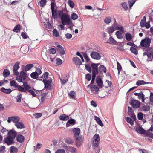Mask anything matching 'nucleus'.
Listing matches in <instances>:
<instances>
[{
    "label": "nucleus",
    "instance_id": "1",
    "mask_svg": "<svg viewBox=\"0 0 153 153\" xmlns=\"http://www.w3.org/2000/svg\"><path fill=\"white\" fill-rule=\"evenodd\" d=\"M58 12V17L61 18V21L65 20L68 24H71L72 21L68 15L64 13L62 10H59Z\"/></svg>",
    "mask_w": 153,
    "mask_h": 153
},
{
    "label": "nucleus",
    "instance_id": "2",
    "mask_svg": "<svg viewBox=\"0 0 153 153\" xmlns=\"http://www.w3.org/2000/svg\"><path fill=\"white\" fill-rule=\"evenodd\" d=\"M151 42V39L149 37H146L141 40L140 45L143 47H149L150 45Z\"/></svg>",
    "mask_w": 153,
    "mask_h": 153
},
{
    "label": "nucleus",
    "instance_id": "3",
    "mask_svg": "<svg viewBox=\"0 0 153 153\" xmlns=\"http://www.w3.org/2000/svg\"><path fill=\"white\" fill-rule=\"evenodd\" d=\"M99 65V63H92L91 64V66L92 69V76L96 77V76L99 73V72L98 69Z\"/></svg>",
    "mask_w": 153,
    "mask_h": 153
},
{
    "label": "nucleus",
    "instance_id": "4",
    "mask_svg": "<svg viewBox=\"0 0 153 153\" xmlns=\"http://www.w3.org/2000/svg\"><path fill=\"white\" fill-rule=\"evenodd\" d=\"M93 146L94 147H98L100 142V137L98 134H96L93 137Z\"/></svg>",
    "mask_w": 153,
    "mask_h": 153
},
{
    "label": "nucleus",
    "instance_id": "5",
    "mask_svg": "<svg viewBox=\"0 0 153 153\" xmlns=\"http://www.w3.org/2000/svg\"><path fill=\"white\" fill-rule=\"evenodd\" d=\"M141 102L139 100L132 98L130 102L134 108H137L140 107Z\"/></svg>",
    "mask_w": 153,
    "mask_h": 153
},
{
    "label": "nucleus",
    "instance_id": "6",
    "mask_svg": "<svg viewBox=\"0 0 153 153\" xmlns=\"http://www.w3.org/2000/svg\"><path fill=\"white\" fill-rule=\"evenodd\" d=\"M51 8L52 11V17L54 19H56L57 17V10L55 8V3L54 2H51Z\"/></svg>",
    "mask_w": 153,
    "mask_h": 153
},
{
    "label": "nucleus",
    "instance_id": "7",
    "mask_svg": "<svg viewBox=\"0 0 153 153\" xmlns=\"http://www.w3.org/2000/svg\"><path fill=\"white\" fill-rule=\"evenodd\" d=\"M31 87L28 85L23 92L27 93V92H28L29 93L30 95H32L33 97H36L37 95L35 92L31 89Z\"/></svg>",
    "mask_w": 153,
    "mask_h": 153
},
{
    "label": "nucleus",
    "instance_id": "8",
    "mask_svg": "<svg viewBox=\"0 0 153 153\" xmlns=\"http://www.w3.org/2000/svg\"><path fill=\"white\" fill-rule=\"evenodd\" d=\"M75 138H76V146L78 147H80L83 142L84 138L82 135L78 137L77 139L76 137Z\"/></svg>",
    "mask_w": 153,
    "mask_h": 153
},
{
    "label": "nucleus",
    "instance_id": "9",
    "mask_svg": "<svg viewBox=\"0 0 153 153\" xmlns=\"http://www.w3.org/2000/svg\"><path fill=\"white\" fill-rule=\"evenodd\" d=\"M91 58L95 60H99L101 59V55L98 52L93 51L91 53Z\"/></svg>",
    "mask_w": 153,
    "mask_h": 153
},
{
    "label": "nucleus",
    "instance_id": "10",
    "mask_svg": "<svg viewBox=\"0 0 153 153\" xmlns=\"http://www.w3.org/2000/svg\"><path fill=\"white\" fill-rule=\"evenodd\" d=\"M4 143H6L8 146L11 145L15 143L14 139L8 136L4 138Z\"/></svg>",
    "mask_w": 153,
    "mask_h": 153
},
{
    "label": "nucleus",
    "instance_id": "11",
    "mask_svg": "<svg viewBox=\"0 0 153 153\" xmlns=\"http://www.w3.org/2000/svg\"><path fill=\"white\" fill-rule=\"evenodd\" d=\"M43 82L44 84V89H47L48 90H51L52 89V86L51 85V83L48 81V80L44 79L43 80Z\"/></svg>",
    "mask_w": 153,
    "mask_h": 153
},
{
    "label": "nucleus",
    "instance_id": "12",
    "mask_svg": "<svg viewBox=\"0 0 153 153\" xmlns=\"http://www.w3.org/2000/svg\"><path fill=\"white\" fill-rule=\"evenodd\" d=\"M114 23L113 25H114L115 29L117 30H120L122 33H124L125 30L123 26L116 23V20L115 19H114Z\"/></svg>",
    "mask_w": 153,
    "mask_h": 153
},
{
    "label": "nucleus",
    "instance_id": "13",
    "mask_svg": "<svg viewBox=\"0 0 153 153\" xmlns=\"http://www.w3.org/2000/svg\"><path fill=\"white\" fill-rule=\"evenodd\" d=\"M135 130L138 133L141 134H145L146 130H145L141 126H136L134 127Z\"/></svg>",
    "mask_w": 153,
    "mask_h": 153
},
{
    "label": "nucleus",
    "instance_id": "14",
    "mask_svg": "<svg viewBox=\"0 0 153 153\" xmlns=\"http://www.w3.org/2000/svg\"><path fill=\"white\" fill-rule=\"evenodd\" d=\"M81 130L80 128L78 127H76L73 129L72 130V132L74 133V137H77L78 138V137L79 136V135L80 133Z\"/></svg>",
    "mask_w": 153,
    "mask_h": 153
},
{
    "label": "nucleus",
    "instance_id": "15",
    "mask_svg": "<svg viewBox=\"0 0 153 153\" xmlns=\"http://www.w3.org/2000/svg\"><path fill=\"white\" fill-rule=\"evenodd\" d=\"M96 83L100 88L103 87L104 86L103 82L100 76L99 75L97 76L96 79Z\"/></svg>",
    "mask_w": 153,
    "mask_h": 153
},
{
    "label": "nucleus",
    "instance_id": "16",
    "mask_svg": "<svg viewBox=\"0 0 153 153\" xmlns=\"http://www.w3.org/2000/svg\"><path fill=\"white\" fill-rule=\"evenodd\" d=\"M88 87H90V89L92 91H93L94 90L96 92V94H97L99 91V89L98 87L96 85H94L93 86V85H89L88 86Z\"/></svg>",
    "mask_w": 153,
    "mask_h": 153
},
{
    "label": "nucleus",
    "instance_id": "17",
    "mask_svg": "<svg viewBox=\"0 0 153 153\" xmlns=\"http://www.w3.org/2000/svg\"><path fill=\"white\" fill-rule=\"evenodd\" d=\"M17 135V132L13 129L10 130L8 133V136L14 139Z\"/></svg>",
    "mask_w": 153,
    "mask_h": 153
},
{
    "label": "nucleus",
    "instance_id": "18",
    "mask_svg": "<svg viewBox=\"0 0 153 153\" xmlns=\"http://www.w3.org/2000/svg\"><path fill=\"white\" fill-rule=\"evenodd\" d=\"M76 120L71 118H70L67 122L66 126L67 128L70 126V125H73L75 124Z\"/></svg>",
    "mask_w": 153,
    "mask_h": 153
},
{
    "label": "nucleus",
    "instance_id": "19",
    "mask_svg": "<svg viewBox=\"0 0 153 153\" xmlns=\"http://www.w3.org/2000/svg\"><path fill=\"white\" fill-rule=\"evenodd\" d=\"M56 49L60 55H63L65 54L64 49L62 46L58 45L56 46Z\"/></svg>",
    "mask_w": 153,
    "mask_h": 153
},
{
    "label": "nucleus",
    "instance_id": "20",
    "mask_svg": "<svg viewBox=\"0 0 153 153\" xmlns=\"http://www.w3.org/2000/svg\"><path fill=\"white\" fill-rule=\"evenodd\" d=\"M99 73L100 74H103V72L106 73L107 72L106 68L104 65H100L98 68Z\"/></svg>",
    "mask_w": 153,
    "mask_h": 153
},
{
    "label": "nucleus",
    "instance_id": "21",
    "mask_svg": "<svg viewBox=\"0 0 153 153\" xmlns=\"http://www.w3.org/2000/svg\"><path fill=\"white\" fill-rule=\"evenodd\" d=\"M72 60L76 65H80L82 64V62L81 61L80 59L78 57H74Z\"/></svg>",
    "mask_w": 153,
    "mask_h": 153
},
{
    "label": "nucleus",
    "instance_id": "22",
    "mask_svg": "<svg viewBox=\"0 0 153 153\" xmlns=\"http://www.w3.org/2000/svg\"><path fill=\"white\" fill-rule=\"evenodd\" d=\"M20 77L22 78L23 80H25L26 78L27 73L23 69L20 73Z\"/></svg>",
    "mask_w": 153,
    "mask_h": 153
},
{
    "label": "nucleus",
    "instance_id": "23",
    "mask_svg": "<svg viewBox=\"0 0 153 153\" xmlns=\"http://www.w3.org/2000/svg\"><path fill=\"white\" fill-rule=\"evenodd\" d=\"M16 140L17 141L21 143L23 142L25 140V138L22 135H18L16 137Z\"/></svg>",
    "mask_w": 153,
    "mask_h": 153
},
{
    "label": "nucleus",
    "instance_id": "24",
    "mask_svg": "<svg viewBox=\"0 0 153 153\" xmlns=\"http://www.w3.org/2000/svg\"><path fill=\"white\" fill-rule=\"evenodd\" d=\"M23 83V85H22V86L19 85V91L21 92H23L28 85L27 82H24Z\"/></svg>",
    "mask_w": 153,
    "mask_h": 153
},
{
    "label": "nucleus",
    "instance_id": "25",
    "mask_svg": "<svg viewBox=\"0 0 153 153\" xmlns=\"http://www.w3.org/2000/svg\"><path fill=\"white\" fill-rule=\"evenodd\" d=\"M59 119L62 121H67L69 119V117L65 114H63L60 115Z\"/></svg>",
    "mask_w": 153,
    "mask_h": 153
},
{
    "label": "nucleus",
    "instance_id": "26",
    "mask_svg": "<svg viewBox=\"0 0 153 153\" xmlns=\"http://www.w3.org/2000/svg\"><path fill=\"white\" fill-rule=\"evenodd\" d=\"M10 85L11 86H13L15 88H17V90L19 91V85H18L16 81L12 80L10 81Z\"/></svg>",
    "mask_w": 153,
    "mask_h": 153
},
{
    "label": "nucleus",
    "instance_id": "27",
    "mask_svg": "<svg viewBox=\"0 0 153 153\" xmlns=\"http://www.w3.org/2000/svg\"><path fill=\"white\" fill-rule=\"evenodd\" d=\"M22 28V26L19 24H18L15 26L13 28V31L14 32L17 33L20 32Z\"/></svg>",
    "mask_w": 153,
    "mask_h": 153
},
{
    "label": "nucleus",
    "instance_id": "28",
    "mask_svg": "<svg viewBox=\"0 0 153 153\" xmlns=\"http://www.w3.org/2000/svg\"><path fill=\"white\" fill-rule=\"evenodd\" d=\"M10 74V73L9 70L7 69H4L3 71V75L4 78L9 76Z\"/></svg>",
    "mask_w": 153,
    "mask_h": 153
},
{
    "label": "nucleus",
    "instance_id": "29",
    "mask_svg": "<svg viewBox=\"0 0 153 153\" xmlns=\"http://www.w3.org/2000/svg\"><path fill=\"white\" fill-rule=\"evenodd\" d=\"M149 83H152L151 82H145L143 80H138L137 81L136 83V85L137 86H139L140 85H143L145 84H148Z\"/></svg>",
    "mask_w": 153,
    "mask_h": 153
},
{
    "label": "nucleus",
    "instance_id": "30",
    "mask_svg": "<svg viewBox=\"0 0 153 153\" xmlns=\"http://www.w3.org/2000/svg\"><path fill=\"white\" fill-rule=\"evenodd\" d=\"M94 118L98 124L101 126H103L104 124L100 118L97 116H95Z\"/></svg>",
    "mask_w": 153,
    "mask_h": 153
},
{
    "label": "nucleus",
    "instance_id": "31",
    "mask_svg": "<svg viewBox=\"0 0 153 153\" xmlns=\"http://www.w3.org/2000/svg\"><path fill=\"white\" fill-rule=\"evenodd\" d=\"M16 126L18 129H22L25 128V126L22 122H19L15 124Z\"/></svg>",
    "mask_w": 153,
    "mask_h": 153
},
{
    "label": "nucleus",
    "instance_id": "32",
    "mask_svg": "<svg viewBox=\"0 0 153 153\" xmlns=\"http://www.w3.org/2000/svg\"><path fill=\"white\" fill-rule=\"evenodd\" d=\"M69 77V75L68 74H67L65 75V77H64L63 79L60 78V79L61 81V83L64 85L65 83L67 82L68 81V79Z\"/></svg>",
    "mask_w": 153,
    "mask_h": 153
},
{
    "label": "nucleus",
    "instance_id": "33",
    "mask_svg": "<svg viewBox=\"0 0 153 153\" xmlns=\"http://www.w3.org/2000/svg\"><path fill=\"white\" fill-rule=\"evenodd\" d=\"M0 91L2 92L7 94L10 93L12 91V90L10 88L7 89L4 87H2L0 89Z\"/></svg>",
    "mask_w": 153,
    "mask_h": 153
},
{
    "label": "nucleus",
    "instance_id": "34",
    "mask_svg": "<svg viewBox=\"0 0 153 153\" xmlns=\"http://www.w3.org/2000/svg\"><path fill=\"white\" fill-rule=\"evenodd\" d=\"M110 36L109 37V40L110 41V42L108 41H107L106 42V43H112L113 44H115L116 45H117V44H116L117 42L112 37L111 34L110 35Z\"/></svg>",
    "mask_w": 153,
    "mask_h": 153
},
{
    "label": "nucleus",
    "instance_id": "35",
    "mask_svg": "<svg viewBox=\"0 0 153 153\" xmlns=\"http://www.w3.org/2000/svg\"><path fill=\"white\" fill-rule=\"evenodd\" d=\"M39 74L37 72H33L30 74V77L34 79H37L39 77Z\"/></svg>",
    "mask_w": 153,
    "mask_h": 153
},
{
    "label": "nucleus",
    "instance_id": "36",
    "mask_svg": "<svg viewBox=\"0 0 153 153\" xmlns=\"http://www.w3.org/2000/svg\"><path fill=\"white\" fill-rule=\"evenodd\" d=\"M10 153H17L18 152V148L14 146H11L10 148Z\"/></svg>",
    "mask_w": 153,
    "mask_h": 153
},
{
    "label": "nucleus",
    "instance_id": "37",
    "mask_svg": "<svg viewBox=\"0 0 153 153\" xmlns=\"http://www.w3.org/2000/svg\"><path fill=\"white\" fill-rule=\"evenodd\" d=\"M126 39L128 41H131L132 39L131 35L129 33H127L125 34Z\"/></svg>",
    "mask_w": 153,
    "mask_h": 153
},
{
    "label": "nucleus",
    "instance_id": "38",
    "mask_svg": "<svg viewBox=\"0 0 153 153\" xmlns=\"http://www.w3.org/2000/svg\"><path fill=\"white\" fill-rule=\"evenodd\" d=\"M33 66V65L32 64H27L26 65L24 69V70L26 71L30 69Z\"/></svg>",
    "mask_w": 153,
    "mask_h": 153
},
{
    "label": "nucleus",
    "instance_id": "39",
    "mask_svg": "<svg viewBox=\"0 0 153 153\" xmlns=\"http://www.w3.org/2000/svg\"><path fill=\"white\" fill-rule=\"evenodd\" d=\"M115 34L117 38L120 39H123V36L122 35V33L120 31H117L116 32Z\"/></svg>",
    "mask_w": 153,
    "mask_h": 153
},
{
    "label": "nucleus",
    "instance_id": "40",
    "mask_svg": "<svg viewBox=\"0 0 153 153\" xmlns=\"http://www.w3.org/2000/svg\"><path fill=\"white\" fill-rule=\"evenodd\" d=\"M12 121L15 123H17L20 120V118L18 116H13L12 117Z\"/></svg>",
    "mask_w": 153,
    "mask_h": 153
},
{
    "label": "nucleus",
    "instance_id": "41",
    "mask_svg": "<svg viewBox=\"0 0 153 153\" xmlns=\"http://www.w3.org/2000/svg\"><path fill=\"white\" fill-rule=\"evenodd\" d=\"M130 51L132 53L135 55H137L138 54V51L135 48L131 47L130 48Z\"/></svg>",
    "mask_w": 153,
    "mask_h": 153
},
{
    "label": "nucleus",
    "instance_id": "42",
    "mask_svg": "<svg viewBox=\"0 0 153 153\" xmlns=\"http://www.w3.org/2000/svg\"><path fill=\"white\" fill-rule=\"evenodd\" d=\"M61 21L62 24L58 25V26H60L61 30H63L64 29V25L65 24H67L68 25H69L70 24H68V23L66 22L65 20H62Z\"/></svg>",
    "mask_w": 153,
    "mask_h": 153
},
{
    "label": "nucleus",
    "instance_id": "43",
    "mask_svg": "<svg viewBox=\"0 0 153 153\" xmlns=\"http://www.w3.org/2000/svg\"><path fill=\"white\" fill-rule=\"evenodd\" d=\"M20 63L19 62H16L14 65L13 67V70H18L20 68Z\"/></svg>",
    "mask_w": 153,
    "mask_h": 153
},
{
    "label": "nucleus",
    "instance_id": "44",
    "mask_svg": "<svg viewBox=\"0 0 153 153\" xmlns=\"http://www.w3.org/2000/svg\"><path fill=\"white\" fill-rule=\"evenodd\" d=\"M75 93L73 91H71L70 92L68 93V94L71 98L75 99L76 98L75 96Z\"/></svg>",
    "mask_w": 153,
    "mask_h": 153
},
{
    "label": "nucleus",
    "instance_id": "45",
    "mask_svg": "<svg viewBox=\"0 0 153 153\" xmlns=\"http://www.w3.org/2000/svg\"><path fill=\"white\" fill-rule=\"evenodd\" d=\"M126 120L127 123H130L131 125H134V120L130 117H127L126 118Z\"/></svg>",
    "mask_w": 153,
    "mask_h": 153
},
{
    "label": "nucleus",
    "instance_id": "46",
    "mask_svg": "<svg viewBox=\"0 0 153 153\" xmlns=\"http://www.w3.org/2000/svg\"><path fill=\"white\" fill-rule=\"evenodd\" d=\"M117 69L118 71V74L119 75L120 74V72L121 71L122 68L121 65L117 61Z\"/></svg>",
    "mask_w": 153,
    "mask_h": 153
},
{
    "label": "nucleus",
    "instance_id": "47",
    "mask_svg": "<svg viewBox=\"0 0 153 153\" xmlns=\"http://www.w3.org/2000/svg\"><path fill=\"white\" fill-rule=\"evenodd\" d=\"M53 35L56 37H58L59 36V34L58 32L56 29H54L53 30Z\"/></svg>",
    "mask_w": 153,
    "mask_h": 153
},
{
    "label": "nucleus",
    "instance_id": "48",
    "mask_svg": "<svg viewBox=\"0 0 153 153\" xmlns=\"http://www.w3.org/2000/svg\"><path fill=\"white\" fill-rule=\"evenodd\" d=\"M78 17V16L76 13H72L71 15V18L74 20L77 19Z\"/></svg>",
    "mask_w": 153,
    "mask_h": 153
},
{
    "label": "nucleus",
    "instance_id": "49",
    "mask_svg": "<svg viewBox=\"0 0 153 153\" xmlns=\"http://www.w3.org/2000/svg\"><path fill=\"white\" fill-rule=\"evenodd\" d=\"M137 117L139 120H142L143 118V114L141 112H139L138 113Z\"/></svg>",
    "mask_w": 153,
    "mask_h": 153
},
{
    "label": "nucleus",
    "instance_id": "50",
    "mask_svg": "<svg viewBox=\"0 0 153 153\" xmlns=\"http://www.w3.org/2000/svg\"><path fill=\"white\" fill-rule=\"evenodd\" d=\"M65 142L68 144H71L74 143V141L72 139L68 138L65 140Z\"/></svg>",
    "mask_w": 153,
    "mask_h": 153
},
{
    "label": "nucleus",
    "instance_id": "51",
    "mask_svg": "<svg viewBox=\"0 0 153 153\" xmlns=\"http://www.w3.org/2000/svg\"><path fill=\"white\" fill-rule=\"evenodd\" d=\"M68 5L71 8H73L74 6V4L72 0H68Z\"/></svg>",
    "mask_w": 153,
    "mask_h": 153
},
{
    "label": "nucleus",
    "instance_id": "52",
    "mask_svg": "<svg viewBox=\"0 0 153 153\" xmlns=\"http://www.w3.org/2000/svg\"><path fill=\"white\" fill-rule=\"evenodd\" d=\"M115 30L113 26L110 27L108 29V32L110 35L111 33H113Z\"/></svg>",
    "mask_w": 153,
    "mask_h": 153
},
{
    "label": "nucleus",
    "instance_id": "53",
    "mask_svg": "<svg viewBox=\"0 0 153 153\" xmlns=\"http://www.w3.org/2000/svg\"><path fill=\"white\" fill-rule=\"evenodd\" d=\"M46 0H41L40 2H39L40 6L42 7H43L46 4Z\"/></svg>",
    "mask_w": 153,
    "mask_h": 153
},
{
    "label": "nucleus",
    "instance_id": "54",
    "mask_svg": "<svg viewBox=\"0 0 153 153\" xmlns=\"http://www.w3.org/2000/svg\"><path fill=\"white\" fill-rule=\"evenodd\" d=\"M85 69L88 71L89 73L92 72V70L91 66L88 64L85 65Z\"/></svg>",
    "mask_w": 153,
    "mask_h": 153
},
{
    "label": "nucleus",
    "instance_id": "55",
    "mask_svg": "<svg viewBox=\"0 0 153 153\" xmlns=\"http://www.w3.org/2000/svg\"><path fill=\"white\" fill-rule=\"evenodd\" d=\"M17 97H18L16 98V101L18 103H20L21 102V99L22 98V94L21 93H19L18 94Z\"/></svg>",
    "mask_w": 153,
    "mask_h": 153
},
{
    "label": "nucleus",
    "instance_id": "56",
    "mask_svg": "<svg viewBox=\"0 0 153 153\" xmlns=\"http://www.w3.org/2000/svg\"><path fill=\"white\" fill-rule=\"evenodd\" d=\"M83 56L85 59L86 62H87L90 60V59L88 57L87 54L86 53H83Z\"/></svg>",
    "mask_w": 153,
    "mask_h": 153
},
{
    "label": "nucleus",
    "instance_id": "57",
    "mask_svg": "<svg viewBox=\"0 0 153 153\" xmlns=\"http://www.w3.org/2000/svg\"><path fill=\"white\" fill-rule=\"evenodd\" d=\"M146 136L153 139V133L151 132H149L146 131L145 134Z\"/></svg>",
    "mask_w": 153,
    "mask_h": 153
},
{
    "label": "nucleus",
    "instance_id": "58",
    "mask_svg": "<svg viewBox=\"0 0 153 153\" xmlns=\"http://www.w3.org/2000/svg\"><path fill=\"white\" fill-rule=\"evenodd\" d=\"M121 5L122 6V7L126 11L127 10H128V7L127 5V4L126 2H123L121 3Z\"/></svg>",
    "mask_w": 153,
    "mask_h": 153
},
{
    "label": "nucleus",
    "instance_id": "59",
    "mask_svg": "<svg viewBox=\"0 0 153 153\" xmlns=\"http://www.w3.org/2000/svg\"><path fill=\"white\" fill-rule=\"evenodd\" d=\"M111 19L110 17H106L104 19V22L106 24H109L111 22Z\"/></svg>",
    "mask_w": 153,
    "mask_h": 153
},
{
    "label": "nucleus",
    "instance_id": "60",
    "mask_svg": "<svg viewBox=\"0 0 153 153\" xmlns=\"http://www.w3.org/2000/svg\"><path fill=\"white\" fill-rule=\"evenodd\" d=\"M91 78H92V76H91V74L88 73L86 75L85 78L87 81H90L91 80Z\"/></svg>",
    "mask_w": 153,
    "mask_h": 153
},
{
    "label": "nucleus",
    "instance_id": "61",
    "mask_svg": "<svg viewBox=\"0 0 153 153\" xmlns=\"http://www.w3.org/2000/svg\"><path fill=\"white\" fill-rule=\"evenodd\" d=\"M142 108V109L144 108L143 109V111H149L150 110V108L149 106H147L146 105L143 106Z\"/></svg>",
    "mask_w": 153,
    "mask_h": 153
},
{
    "label": "nucleus",
    "instance_id": "62",
    "mask_svg": "<svg viewBox=\"0 0 153 153\" xmlns=\"http://www.w3.org/2000/svg\"><path fill=\"white\" fill-rule=\"evenodd\" d=\"M56 64L58 65H60L62 63V61L59 58L56 59Z\"/></svg>",
    "mask_w": 153,
    "mask_h": 153
},
{
    "label": "nucleus",
    "instance_id": "63",
    "mask_svg": "<svg viewBox=\"0 0 153 153\" xmlns=\"http://www.w3.org/2000/svg\"><path fill=\"white\" fill-rule=\"evenodd\" d=\"M21 36L24 39H26L28 37L27 34L25 32H22L21 33Z\"/></svg>",
    "mask_w": 153,
    "mask_h": 153
},
{
    "label": "nucleus",
    "instance_id": "64",
    "mask_svg": "<svg viewBox=\"0 0 153 153\" xmlns=\"http://www.w3.org/2000/svg\"><path fill=\"white\" fill-rule=\"evenodd\" d=\"M55 153H66V152L64 149H59L57 150Z\"/></svg>",
    "mask_w": 153,
    "mask_h": 153
}]
</instances>
